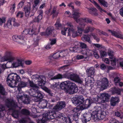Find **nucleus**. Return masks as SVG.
<instances>
[{
    "label": "nucleus",
    "mask_w": 123,
    "mask_h": 123,
    "mask_svg": "<svg viewBox=\"0 0 123 123\" xmlns=\"http://www.w3.org/2000/svg\"><path fill=\"white\" fill-rule=\"evenodd\" d=\"M37 76V77L38 80V85L40 86H44L45 83V82L44 81L43 79L41 78L40 77V76L36 75Z\"/></svg>",
    "instance_id": "obj_25"
},
{
    "label": "nucleus",
    "mask_w": 123,
    "mask_h": 123,
    "mask_svg": "<svg viewBox=\"0 0 123 123\" xmlns=\"http://www.w3.org/2000/svg\"><path fill=\"white\" fill-rule=\"evenodd\" d=\"M56 10L57 7L56 6H54L51 12V15H52L53 18L56 17L59 14V12H56Z\"/></svg>",
    "instance_id": "obj_26"
},
{
    "label": "nucleus",
    "mask_w": 123,
    "mask_h": 123,
    "mask_svg": "<svg viewBox=\"0 0 123 123\" xmlns=\"http://www.w3.org/2000/svg\"><path fill=\"white\" fill-rule=\"evenodd\" d=\"M60 55L59 54V52H56L52 56V57L50 56L49 57V59H50L51 57L53 58L54 59H57L60 57Z\"/></svg>",
    "instance_id": "obj_44"
},
{
    "label": "nucleus",
    "mask_w": 123,
    "mask_h": 123,
    "mask_svg": "<svg viewBox=\"0 0 123 123\" xmlns=\"http://www.w3.org/2000/svg\"><path fill=\"white\" fill-rule=\"evenodd\" d=\"M41 104V106L42 108H46L48 104L47 101L45 100H41L40 102H39Z\"/></svg>",
    "instance_id": "obj_36"
},
{
    "label": "nucleus",
    "mask_w": 123,
    "mask_h": 123,
    "mask_svg": "<svg viewBox=\"0 0 123 123\" xmlns=\"http://www.w3.org/2000/svg\"><path fill=\"white\" fill-rule=\"evenodd\" d=\"M6 21V18L4 17L0 18V25L1 26L3 24H5Z\"/></svg>",
    "instance_id": "obj_53"
},
{
    "label": "nucleus",
    "mask_w": 123,
    "mask_h": 123,
    "mask_svg": "<svg viewBox=\"0 0 123 123\" xmlns=\"http://www.w3.org/2000/svg\"><path fill=\"white\" fill-rule=\"evenodd\" d=\"M5 89L2 84L0 83V94L2 95H5Z\"/></svg>",
    "instance_id": "obj_40"
},
{
    "label": "nucleus",
    "mask_w": 123,
    "mask_h": 123,
    "mask_svg": "<svg viewBox=\"0 0 123 123\" xmlns=\"http://www.w3.org/2000/svg\"><path fill=\"white\" fill-rule=\"evenodd\" d=\"M67 25L68 26V27H67V28H68V30L69 29H74L73 28L74 26H73L72 23L70 22H68L67 23Z\"/></svg>",
    "instance_id": "obj_58"
},
{
    "label": "nucleus",
    "mask_w": 123,
    "mask_h": 123,
    "mask_svg": "<svg viewBox=\"0 0 123 123\" xmlns=\"http://www.w3.org/2000/svg\"><path fill=\"white\" fill-rule=\"evenodd\" d=\"M43 11L42 10H40V13L38 16L37 17L36 19L35 20V21L39 22L41 20L43 17Z\"/></svg>",
    "instance_id": "obj_34"
},
{
    "label": "nucleus",
    "mask_w": 123,
    "mask_h": 123,
    "mask_svg": "<svg viewBox=\"0 0 123 123\" xmlns=\"http://www.w3.org/2000/svg\"><path fill=\"white\" fill-rule=\"evenodd\" d=\"M86 71L88 77L93 79L95 73L94 68L93 67H91L89 69H87Z\"/></svg>",
    "instance_id": "obj_16"
},
{
    "label": "nucleus",
    "mask_w": 123,
    "mask_h": 123,
    "mask_svg": "<svg viewBox=\"0 0 123 123\" xmlns=\"http://www.w3.org/2000/svg\"><path fill=\"white\" fill-rule=\"evenodd\" d=\"M70 50L72 52L77 53H80L83 55H87L88 56H91V54L88 52L89 50H84L79 47H71L70 48Z\"/></svg>",
    "instance_id": "obj_9"
},
{
    "label": "nucleus",
    "mask_w": 123,
    "mask_h": 123,
    "mask_svg": "<svg viewBox=\"0 0 123 123\" xmlns=\"http://www.w3.org/2000/svg\"><path fill=\"white\" fill-rule=\"evenodd\" d=\"M37 92L35 99H34L35 102H40L43 97V93L37 90Z\"/></svg>",
    "instance_id": "obj_18"
},
{
    "label": "nucleus",
    "mask_w": 123,
    "mask_h": 123,
    "mask_svg": "<svg viewBox=\"0 0 123 123\" xmlns=\"http://www.w3.org/2000/svg\"><path fill=\"white\" fill-rule=\"evenodd\" d=\"M120 100L118 97H112L110 101V104L111 106H114L119 102Z\"/></svg>",
    "instance_id": "obj_20"
},
{
    "label": "nucleus",
    "mask_w": 123,
    "mask_h": 123,
    "mask_svg": "<svg viewBox=\"0 0 123 123\" xmlns=\"http://www.w3.org/2000/svg\"><path fill=\"white\" fill-rule=\"evenodd\" d=\"M53 28L51 27H48L46 29L45 32H43L40 33L41 35L42 36H49L50 35L52 34Z\"/></svg>",
    "instance_id": "obj_13"
},
{
    "label": "nucleus",
    "mask_w": 123,
    "mask_h": 123,
    "mask_svg": "<svg viewBox=\"0 0 123 123\" xmlns=\"http://www.w3.org/2000/svg\"><path fill=\"white\" fill-rule=\"evenodd\" d=\"M108 54L109 56V57L111 59H113L114 57L113 54V51L111 50H108Z\"/></svg>",
    "instance_id": "obj_46"
},
{
    "label": "nucleus",
    "mask_w": 123,
    "mask_h": 123,
    "mask_svg": "<svg viewBox=\"0 0 123 123\" xmlns=\"http://www.w3.org/2000/svg\"><path fill=\"white\" fill-rule=\"evenodd\" d=\"M54 111H47L45 114H43V116H41L42 118L41 119H38L37 120V123H44L49 120L53 119L55 115Z\"/></svg>",
    "instance_id": "obj_6"
},
{
    "label": "nucleus",
    "mask_w": 123,
    "mask_h": 123,
    "mask_svg": "<svg viewBox=\"0 0 123 123\" xmlns=\"http://www.w3.org/2000/svg\"><path fill=\"white\" fill-rule=\"evenodd\" d=\"M112 92L113 94H117V95H120L121 93V91L119 88H114L112 90Z\"/></svg>",
    "instance_id": "obj_41"
},
{
    "label": "nucleus",
    "mask_w": 123,
    "mask_h": 123,
    "mask_svg": "<svg viewBox=\"0 0 123 123\" xmlns=\"http://www.w3.org/2000/svg\"><path fill=\"white\" fill-rule=\"evenodd\" d=\"M39 0H35L34 1L35 5H33V9H35V10H36L37 9L36 8V6H37L39 2Z\"/></svg>",
    "instance_id": "obj_55"
},
{
    "label": "nucleus",
    "mask_w": 123,
    "mask_h": 123,
    "mask_svg": "<svg viewBox=\"0 0 123 123\" xmlns=\"http://www.w3.org/2000/svg\"><path fill=\"white\" fill-rule=\"evenodd\" d=\"M12 115L14 118L17 119L19 117V111L18 110L13 109Z\"/></svg>",
    "instance_id": "obj_24"
},
{
    "label": "nucleus",
    "mask_w": 123,
    "mask_h": 123,
    "mask_svg": "<svg viewBox=\"0 0 123 123\" xmlns=\"http://www.w3.org/2000/svg\"><path fill=\"white\" fill-rule=\"evenodd\" d=\"M100 55L101 57H104L107 55L106 52L105 51H100Z\"/></svg>",
    "instance_id": "obj_63"
},
{
    "label": "nucleus",
    "mask_w": 123,
    "mask_h": 123,
    "mask_svg": "<svg viewBox=\"0 0 123 123\" xmlns=\"http://www.w3.org/2000/svg\"><path fill=\"white\" fill-rule=\"evenodd\" d=\"M72 102L77 106H80L82 110L89 107L92 103V100L87 99L84 101V98L82 96H78L74 97L72 100Z\"/></svg>",
    "instance_id": "obj_3"
},
{
    "label": "nucleus",
    "mask_w": 123,
    "mask_h": 123,
    "mask_svg": "<svg viewBox=\"0 0 123 123\" xmlns=\"http://www.w3.org/2000/svg\"><path fill=\"white\" fill-rule=\"evenodd\" d=\"M117 62L119 63L120 66L121 67H123V58H120L117 59Z\"/></svg>",
    "instance_id": "obj_52"
},
{
    "label": "nucleus",
    "mask_w": 123,
    "mask_h": 123,
    "mask_svg": "<svg viewBox=\"0 0 123 123\" xmlns=\"http://www.w3.org/2000/svg\"><path fill=\"white\" fill-rule=\"evenodd\" d=\"M88 80H87V79H86L85 81V83L84 86H85L86 87L87 86H88V84H90L92 82V80L91 79H89Z\"/></svg>",
    "instance_id": "obj_56"
},
{
    "label": "nucleus",
    "mask_w": 123,
    "mask_h": 123,
    "mask_svg": "<svg viewBox=\"0 0 123 123\" xmlns=\"http://www.w3.org/2000/svg\"><path fill=\"white\" fill-rule=\"evenodd\" d=\"M64 76L65 78L70 79L82 84L83 83V81L80 79L79 76L76 74L66 73Z\"/></svg>",
    "instance_id": "obj_7"
},
{
    "label": "nucleus",
    "mask_w": 123,
    "mask_h": 123,
    "mask_svg": "<svg viewBox=\"0 0 123 123\" xmlns=\"http://www.w3.org/2000/svg\"><path fill=\"white\" fill-rule=\"evenodd\" d=\"M108 31L110 32L112 34V35L114 36L117 38L122 39L123 38L122 35L117 32L115 31H112L109 29L108 30Z\"/></svg>",
    "instance_id": "obj_22"
},
{
    "label": "nucleus",
    "mask_w": 123,
    "mask_h": 123,
    "mask_svg": "<svg viewBox=\"0 0 123 123\" xmlns=\"http://www.w3.org/2000/svg\"><path fill=\"white\" fill-rule=\"evenodd\" d=\"M68 35L67 36L68 37L71 36V35L72 34V37L73 38L75 37L79 36L80 35L78 34V32L77 31H76L74 29H69L68 31L67 32Z\"/></svg>",
    "instance_id": "obj_14"
},
{
    "label": "nucleus",
    "mask_w": 123,
    "mask_h": 123,
    "mask_svg": "<svg viewBox=\"0 0 123 123\" xmlns=\"http://www.w3.org/2000/svg\"><path fill=\"white\" fill-rule=\"evenodd\" d=\"M97 101L99 104L105 103L109 101V96L108 93H102L97 97Z\"/></svg>",
    "instance_id": "obj_8"
},
{
    "label": "nucleus",
    "mask_w": 123,
    "mask_h": 123,
    "mask_svg": "<svg viewBox=\"0 0 123 123\" xmlns=\"http://www.w3.org/2000/svg\"><path fill=\"white\" fill-rule=\"evenodd\" d=\"M110 123H122L118 122L115 118H111L109 120Z\"/></svg>",
    "instance_id": "obj_59"
},
{
    "label": "nucleus",
    "mask_w": 123,
    "mask_h": 123,
    "mask_svg": "<svg viewBox=\"0 0 123 123\" xmlns=\"http://www.w3.org/2000/svg\"><path fill=\"white\" fill-rule=\"evenodd\" d=\"M94 28L90 26H88L86 27L85 29H84V33L86 34L88 33L89 32H92L94 30Z\"/></svg>",
    "instance_id": "obj_29"
},
{
    "label": "nucleus",
    "mask_w": 123,
    "mask_h": 123,
    "mask_svg": "<svg viewBox=\"0 0 123 123\" xmlns=\"http://www.w3.org/2000/svg\"><path fill=\"white\" fill-rule=\"evenodd\" d=\"M37 90H35L33 89L32 90L30 91L29 92L30 95L32 96L35 97V99H36L37 92Z\"/></svg>",
    "instance_id": "obj_35"
},
{
    "label": "nucleus",
    "mask_w": 123,
    "mask_h": 123,
    "mask_svg": "<svg viewBox=\"0 0 123 123\" xmlns=\"http://www.w3.org/2000/svg\"><path fill=\"white\" fill-rule=\"evenodd\" d=\"M60 88L67 92L72 94L76 93L78 91V88L74 83L67 80L61 83L60 85Z\"/></svg>",
    "instance_id": "obj_4"
},
{
    "label": "nucleus",
    "mask_w": 123,
    "mask_h": 123,
    "mask_svg": "<svg viewBox=\"0 0 123 123\" xmlns=\"http://www.w3.org/2000/svg\"><path fill=\"white\" fill-rule=\"evenodd\" d=\"M122 114V113L121 114L118 111H116L115 112L114 114V116L117 117H119L121 118Z\"/></svg>",
    "instance_id": "obj_54"
},
{
    "label": "nucleus",
    "mask_w": 123,
    "mask_h": 123,
    "mask_svg": "<svg viewBox=\"0 0 123 123\" xmlns=\"http://www.w3.org/2000/svg\"><path fill=\"white\" fill-rule=\"evenodd\" d=\"M7 27L8 29H11L12 27V25L11 24V21L10 20H8L7 21Z\"/></svg>",
    "instance_id": "obj_61"
},
{
    "label": "nucleus",
    "mask_w": 123,
    "mask_h": 123,
    "mask_svg": "<svg viewBox=\"0 0 123 123\" xmlns=\"http://www.w3.org/2000/svg\"><path fill=\"white\" fill-rule=\"evenodd\" d=\"M89 36L88 35H84L82 37V39L84 42H87L90 44H91L92 41Z\"/></svg>",
    "instance_id": "obj_23"
},
{
    "label": "nucleus",
    "mask_w": 123,
    "mask_h": 123,
    "mask_svg": "<svg viewBox=\"0 0 123 123\" xmlns=\"http://www.w3.org/2000/svg\"><path fill=\"white\" fill-rule=\"evenodd\" d=\"M21 113L24 115H28L30 114L29 111L26 109H24L22 110L21 111Z\"/></svg>",
    "instance_id": "obj_43"
},
{
    "label": "nucleus",
    "mask_w": 123,
    "mask_h": 123,
    "mask_svg": "<svg viewBox=\"0 0 123 123\" xmlns=\"http://www.w3.org/2000/svg\"><path fill=\"white\" fill-rule=\"evenodd\" d=\"M3 112H6L5 111V107L3 105L0 104V112H1V114ZM3 113H4L3 112Z\"/></svg>",
    "instance_id": "obj_60"
},
{
    "label": "nucleus",
    "mask_w": 123,
    "mask_h": 123,
    "mask_svg": "<svg viewBox=\"0 0 123 123\" xmlns=\"http://www.w3.org/2000/svg\"><path fill=\"white\" fill-rule=\"evenodd\" d=\"M55 25L57 29H58L59 28L61 27L62 26L61 25L58 21L56 22L55 24Z\"/></svg>",
    "instance_id": "obj_64"
},
{
    "label": "nucleus",
    "mask_w": 123,
    "mask_h": 123,
    "mask_svg": "<svg viewBox=\"0 0 123 123\" xmlns=\"http://www.w3.org/2000/svg\"><path fill=\"white\" fill-rule=\"evenodd\" d=\"M108 81L106 78H104L101 81V88L102 90H104L108 86Z\"/></svg>",
    "instance_id": "obj_15"
},
{
    "label": "nucleus",
    "mask_w": 123,
    "mask_h": 123,
    "mask_svg": "<svg viewBox=\"0 0 123 123\" xmlns=\"http://www.w3.org/2000/svg\"><path fill=\"white\" fill-rule=\"evenodd\" d=\"M6 104L8 108L11 110H13L18 107L17 103L13 100L7 99Z\"/></svg>",
    "instance_id": "obj_11"
},
{
    "label": "nucleus",
    "mask_w": 123,
    "mask_h": 123,
    "mask_svg": "<svg viewBox=\"0 0 123 123\" xmlns=\"http://www.w3.org/2000/svg\"><path fill=\"white\" fill-rule=\"evenodd\" d=\"M68 28H64L63 30L61 31V33L63 35L66 36V32L68 30Z\"/></svg>",
    "instance_id": "obj_62"
},
{
    "label": "nucleus",
    "mask_w": 123,
    "mask_h": 123,
    "mask_svg": "<svg viewBox=\"0 0 123 123\" xmlns=\"http://www.w3.org/2000/svg\"><path fill=\"white\" fill-rule=\"evenodd\" d=\"M40 39V37H37L36 40L34 39V42L33 44V45L34 47H36L38 45V42Z\"/></svg>",
    "instance_id": "obj_49"
},
{
    "label": "nucleus",
    "mask_w": 123,
    "mask_h": 123,
    "mask_svg": "<svg viewBox=\"0 0 123 123\" xmlns=\"http://www.w3.org/2000/svg\"><path fill=\"white\" fill-rule=\"evenodd\" d=\"M110 60L111 64V66L114 67L116 65V62H117V59H116L115 57H114L113 59H111Z\"/></svg>",
    "instance_id": "obj_42"
},
{
    "label": "nucleus",
    "mask_w": 123,
    "mask_h": 123,
    "mask_svg": "<svg viewBox=\"0 0 123 123\" xmlns=\"http://www.w3.org/2000/svg\"><path fill=\"white\" fill-rule=\"evenodd\" d=\"M27 82L28 83V86H29V84L30 86L32 88H36L37 87V86L36 84L34 83L33 82L31 81L29 79H27Z\"/></svg>",
    "instance_id": "obj_32"
},
{
    "label": "nucleus",
    "mask_w": 123,
    "mask_h": 123,
    "mask_svg": "<svg viewBox=\"0 0 123 123\" xmlns=\"http://www.w3.org/2000/svg\"><path fill=\"white\" fill-rule=\"evenodd\" d=\"M94 5L101 12H106V11L105 10L102 8L100 6H99L97 3L95 1H94Z\"/></svg>",
    "instance_id": "obj_38"
},
{
    "label": "nucleus",
    "mask_w": 123,
    "mask_h": 123,
    "mask_svg": "<svg viewBox=\"0 0 123 123\" xmlns=\"http://www.w3.org/2000/svg\"><path fill=\"white\" fill-rule=\"evenodd\" d=\"M31 10V8L30 7L25 6L24 9V11L25 12V16L28 18L29 16Z\"/></svg>",
    "instance_id": "obj_28"
},
{
    "label": "nucleus",
    "mask_w": 123,
    "mask_h": 123,
    "mask_svg": "<svg viewBox=\"0 0 123 123\" xmlns=\"http://www.w3.org/2000/svg\"><path fill=\"white\" fill-rule=\"evenodd\" d=\"M99 2L104 6L107 7L108 6V3L104 0H98Z\"/></svg>",
    "instance_id": "obj_45"
},
{
    "label": "nucleus",
    "mask_w": 123,
    "mask_h": 123,
    "mask_svg": "<svg viewBox=\"0 0 123 123\" xmlns=\"http://www.w3.org/2000/svg\"><path fill=\"white\" fill-rule=\"evenodd\" d=\"M22 97V102L24 104H29L30 99L28 95L26 94H24L23 97L22 96L20 97V98L21 99Z\"/></svg>",
    "instance_id": "obj_21"
},
{
    "label": "nucleus",
    "mask_w": 123,
    "mask_h": 123,
    "mask_svg": "<svg viewBox=\"0 0 123 123\" xmlns=\"http://www.w3.org/2000/svg\"><path fill=\"white\" fill-rule=\"evenodd\" d=\"M65 74H64L63 75L59 74L51 78V80H55L57 79H61L62 78H65L64 77V75Z\"/></svg>",
    "instance_id": "obj_31"
},
{
    "label": "nucleus",
    "mask_w": 123,
    "mask_h": 123,
    "mask_svg": "<svg viewBox=\"0 0 123 123\" xmlns=\"http://www.w3.org/2000/svg\"><path fill=\"white\" fill-rule=\"evenodd\" d=\"M89 12L91 14H93L95 16L98 15V13L96 12L97 9L95 8H91L88 9Z\"/></svg>",
    "instance_id": "obj_30"
},
{
    "label": "nucleus",
    "mask_w": 123,
    "mask_h": 123,
    "mask_svg": "<svg viewBox=\"0 0 123 123\" xmlns=\"http://www.w3.org/2000/svg\"><path fill=\"white\" fill-rule=\"evenodd\" d=\"M24 12L21 11L16 12L15 14L16 17L17 18H22L24 16Z\"/></svg>",
    "instance_id": "obj_39"
},
{
    "label": "nucleus",
    "mask_w": 123,
    "mask_h": 123,
    "mask_svg": "<svg viewBox=\"0 0 123 123\" xmlns=\"http://www.w3.org/2000/svg\"><path fill=\"white\" fill-rule=\"evenodd\" d=\"M43 89L45 91L48 93L49 96H52L53 93L51 92V91L48 88L46 87H43Z\"/></svg>",
    "instance_id": "obj_48"
},
{
    "label": "nucleus",
    "mask_w": 123,
    "mask_h": 123,
    "mask_svg": "<svg viewBox=\"0 0 123 123\" xmlns=\"http://www.w3.org/2000/svg\"><path fill=\"white\" fill-rule=\"evenodd\" d=\"M77 28L78 29V30L77 31L78 32V34H79L80 35H81L82 32L83 31L84 32V29L80 27H77Z\"/></svg>",
    "instance_id": "obj_51"
},
{
    "label": "nucleus",
    "mask_w": 123,
    "mask_h": 123,
    "mask_svg": "<svg viewBox=\"0 0 123 123\" xmlns=\"http://www.w3.org/2000/svg\"><path fill=\"white\" fill-rule=\"evenodd\" d=\"M80 19L83 22L86 23L87 24L91 23L92 22V20L88 18H80Z\"/></svg>",
    "instance_id": "obj_37"
},
{
    "label": "nucleus",
    "mask_w": 123,
    "mask_h": 123,
    "mask_svg": "<svg viewBox=\"0 0 123 123\" xmlns=\"http://www.w3.org/2000/svg\"><path fill=\"white\" fill-rule=\"evenodd\" d=\"M54 111L55 112V115H54V118L53 119H54L55 117H57L59 118H62L64 121L66 123L68 122L69 123H72L71 121L70 117H64L62 116V115L61 113L56 112V111Z\"/></svg>",
    "instance_id": "obj_10"
},
{
    "label": "nucleus",
    "mask_w": 123,
    "mask_h": 123,
    "mask_svg": "<svg viewBox=\"0 0 123 123\" xmlns=\"http://www.w3.org/2000/svg\"><path fill=\"white\" fill-rule=\"evenodd\" d=\"M89 36L90 37L91 36L94 39L96 40L97 42H98L100 40L99 38H98L97 36L95 35V34L94 33H91Z\"/></svg>",
    "instance_id": "obj_50"
},
{
    "label": "nucleus",
    "mask_w": 123,
    "mask_h": 123,
    "mask_svg": "<svg viewBox=\"0 0 123 123\" xmlns=\"http://www.w3.org/2000/svg\"><path fill=\"white\" fill-rule=\"evenodd\" d=\"M79 110L77 108H74L73 110L74 112L73 115V119L74 120L77 121L78 119L79 116L80 115V113L78 112Z\"/></svg>",
    "instance_id": "obj_19"
},
{
    "label": "nucleus",
    "mask_w": 123,
    "mask_h": 123,
    "mask_svg": "<svg viewBox=\"0 0 123 123\" xmlns=\"http://www.w3.org/2000/svg\"><path fill=\"white\" fill-rule=\"evenodd\" d=\"M80 47L82 49L84 50H89V51H88V52L91 54V56L92 55V53L91 52V51L88 49H87V46L86 44L82 42H80Z\"/></svg>",
    "instance_id": "obj_27"
},
{
    "label": "nucleus",
    "mask_w": 123,
    "mask_h": 123,
    "mask_svg": "<svg viewBox=\"0 0 123 123\" xmlns=\"http://www.w3.org/2000/svg\"><path fill=\"white\" fill-rule=\"evenodd\" d=\"M28 86V82L21 81L18 83L17 86V89L19 92H20L22 88Z\"/></svg>",
    "instance_id": "obj_17"
},
{
    "label": "nucleus",
    "mask_w": 123,
    "mask_h": 123,
    "mask_svg": "<svg viewBox=\"0 0 123 123\" xmlns=\"http://www.w3.org/2000/svg\"><path fill=\"white\" fill-rule=\"evenodd\" d=\"M12 64L13 68H16L20 66H23V64L22 59L18 58L17 57L13 55V53L10 51H7L5 52L4 56L1 58L2 62L8 61L9 62H12L14 61Z\"/></svg>",
    "instance_id": "obj_2"
},
{
    "label": "nucleus",
    "mask_w": 123,
    "mask_h": 123,
    "mask_svg": "<svg viewBox=\"0 0 123 123\" xmlns=\"http://www.w3.org/2000/svg\"><path fill=\"white\" fill-rule=\"evenodd\" d=\"M67 65L63 66L60 67L59 69L58 70L61 72H63L65 71V70L67 69Z\"/></svg>",
    "instance_id": "obj_47"
},
{
    "label": "nucleus",
    "mask_w": 123,
    "mask_h": 123,
    "mask_svg": "<svg viewBox=\"0 0 123 123\" xmlns=\"http://www.w3.org/2000/svg\"><path fill=\"white\" fill-rule=\"evenodd\" d=\"M20 77L16 74H10L8 76L6 82L8 85L11 87L16 86L18 82L21 80Z\"/></svg>",
    "instance_id": "obj_5"
},
{
    "label": "nucleus",
    "mask_w": 123,
    "mask_h": 123,
    "mask_svg": "<svg viewBox=\"0 0 123 123\" xmlns=\"http://www.w3.org/2000/svg\"><path fill=\"white\" fill-rule=\"evenodd\" d=\"M88 56L85 55H78L77 56V58L79 60L84 58H86L87 57L89 56Z\"/></svg>",
    "instance_id": "obj_57"
},
{
    "label": "nucleus",
    "mask_w": 123,
    "mask_h": 123,
    "mask_svg": "<svg viewBox=\"0 0 123 123\" xmlns=\"http://www.w3.org/2000/svg\"><path fill=\"white\" fill-rule=\"evenodd\" d=\"M96 108L95 111H93L92 114L88 112L84 114L83 117L82 118L83 123H86L92 118L96 121L98 119L101 120L105 118L107 115L106 112L104 111H102V109L100 106L97 107Z\"/></svg>",
    "instance_id": "obj_1"
},
{
    "label": "nucleus",
    "mask_w": 123,
    "mask_h": 123,
    "mask_svg": "<svg viewBox=\"0 0 123 123\" xmlns=\"http://www.w3.org/2000/svg\"><path fill=\"white\" fill-rule=\"evenodd\" d=\"M66 105V104L64 102H58L57 104L54 106L53 109L58 111L64 108L65 106Z\"/></svg>",
    "instance_id": "obj_12"
},
{
    "label": "nucleus",
    "mask_w": 123,
    "mask_h": 123,
    "mask_svg": "<svg viewBox=\"0 0 123 123\" xmlns=\"http://www.w3.org/2000/svg\"><path fill=\"white\" fill-rule=\"evenodd\" d=\"M80 13L76 12H74L72 14L73 18L76 22H78V18L80 17Z\"/></svg>",
    "instance_id": "obj_33"
}]
</instances>
